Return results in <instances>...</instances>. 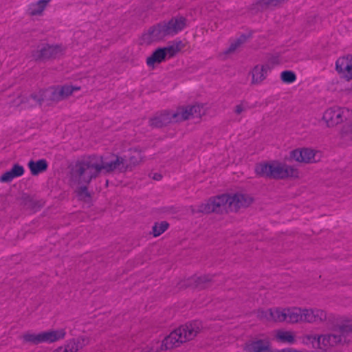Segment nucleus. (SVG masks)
Instances as JSON below:
<instances>
[{"label": "nucleus", "mask_w": 352, "mask_h": 352, "mask_svg": "<svg viewBox=\"0 0 352 352\" xmlns=\"http://www.w3.org/2000/svg\"><path fill=\"white\" fill-rule=\"evenodd\" d=\"M115 164L101 156H90L76 165L72 175V182L76 184H89L100 174L114 170Z\"/></svg>", "instance_id": "f257e3e1"}, {"label": "nucleus", "mask_w": 352, "mask_h": 352, "mask_svg": "<svg viewBox=\"0 0 352 352\" xmlns=\"http://www.w3.org/2000/svg\"><path fill=\"white\" fill-rule=\"evenodd\" d=\"M80 87L72 85L58 86L45 90H40L29 96L20 98L23 107H31L47 100L60 101L71 96L74 91H79Z\"/></svg>", "instance_id": "f03ea898"}, {"label": "nucleus", "mask_w": 352, "mask_h": 352, "mask_svg": "<svg viewBox=\"0 0 352 352\" xmlns=\"http://www.w3.org/2000/svg\"><path fill=\"white\" fill-rule=\"evenodd\" d=\"M186 25V19L182 16L163 21L152 27L142 35V43L149 45L166 37L173 36L182 31Z\"/></svg>", "instance_id": "7ed1b4c3"}, {"label": "nucleus", "mask_w": 352, "mask_h": 352, "mask_svg": "<svg viewBox=\"0 0 352 352\" xmlns=\"http://www.w3.org/2000/svg\"><path fill=\"white\" fill-rule=\"evenodd\" d=\"M255 172L261 177L273 179L297 178L299 176L298 170L294 166L277 160L257 164Z\"/></svg>", "instance_id": "20e7f679"}, {"label": "nucleus", "mask_w": 352, "mask_h": 352, "mask_svg": "<svg viewBox=\"0 0 352 352\" xmlns=\"http://www.w3.org/2000/svg\"><path fill=\"white\" fill-rule=\"evenodd\" d=\"M304 323L324 324L328 329H336L339 326L340 316L328 312L319 307H305Z\"/></svg>", "instance_id": "39448f33"}, {"label": "nucleus", "mask_w": 352, "mask_h": 352, "mask_svg": "<svg viewBox=\"0 0 352 352\" xmlns=\"http://www.w3.org/2000/svg\"><path fill=\"white\" fill-rule=\"evenodd\" d=\"M192 214L197 212L210 213L229 212L228 204V195L223 194L210 198L207 202L199 206L197 209L191 208Z\"/></svg>", "instance_id": "423d86ee"}, {"label": "nucleus", "mask_w": 352, "mask_h": 352, "mask_svg": "<svg viewBox=\"0 0 352 352\" xmlns=\"http://www.w3.org/2000/svg\"><path fill=\"white\" fill-rule=\"evenodd\" d=\"M352 112L349 109L335 106L324 112L322 119L328 127H333L350 118Z\"/></svg>", "instance_id": "0eeeda50"}, {"label": "nucleus", "mask_w": 352, "mask_h": 352, "mask_svg": "<svg viewBox=\"0 0 352 352\" xmlns=\"http://www.w3.org/2000/svg\"><path fill=\"white\" fill-rule=\"evenodd\" d=\"M65 53V48L58 45H43L34 50L32 56L36 60L54 59L60 57Z\"/></svg>", "instance_id": "6e6552de"}, {"label": "nucleus", "mask_w": 352, "mask_h": 352, "mask_svg": "<svg viewBox=\"0 0 352 352\" xmlns=\"http://www.w3.org/2000/svg\"><path fill=\"white\" fill-rule=\"evenodd\" d=\"M291 160L304 164H312L319 162L322 155L318 151L311 148H298L290 152Z\"/></svg>", "instance_id": "1a4fd4ad"}, {"label": "nucleus", "mask_w": 352, "mask_h": 352, "mask_svg": "<svg viewBox=\"0 0 352 352\" xmlns=\"http://www.w3.org/2000/svg\"><path fill=\"white\" fill-rule=\"evenodd\" d=\"M206 113V108L203 104H195L178 109L176 112L172 113L175 122H181L191 118H199Z\"/></svg>", "instance_id": "9d476101"}, {"label": "nucleus", "mask_w": 352, "mask_h": 352, "mask_svg": "<svg viewBox=\"0 0 352 352\" xmlns=\"http://www.w3.org/2000/svg\"><path fill=\"white\" fill-rule=\"evenodd\" d=\"M183 342L185 341L183 340V336L178 328L166 337L162 343L156 342L155 346H152L149 351H144V352H158L159 348L161 350H168L179 346Z\"/></svg>", "instance_id": "9b49d317"}, {"label": "nucleus", "mask_w": 352, "mask_h": 352, "mask_svg": "<svg viewBox=\"0 0 352 352\" xmlns=\"http://www.w3.org/2000/svg\"><path fill=\"white\" fill-rule=\"evenodd\" d=\"M142 155L138 151H133L128 155H125L124 158L115 157V159L110 160L111 164H116V169L120 171H125L131 169L138 165L142 161Z\"/></svg>", "instance_id": "f8f14e48"}, {"label": "nucleus", "mask_w": 352, "mask_h": 352, "mask_svg": "<svg viewBox=\"0 0 352 352\" xmlns=\"http://www.w3.org/2000/svg\"><path fill=\"white\" fill-rule=\"evenodd\" d=\"M227 195L229 212H237L240 209L250 206L253 202V198L246 193L237 192Z\"/></svg>", "instance_id": "ddd939ff"}, {"label": "nucleus", "mask_w": 352, "mask_h": 352, "mask_svg": "<svg viewBox=\"0 0 352 352\" xmlns=\"http://www.w3.org/2000/svg\"><path fill=\"white\" fill-rule=\"evenodd\" d=\"M179 50V45H173L164 48H159L155 50L153 54L148 57L146 63L148 66H154L156 63H160L166 58L173 56Z\"/></svg>", "instance_id": "4468645a"}, {"label": "nucleus", "mask_w": 352, "mask_h": 352, "mask_svg": "<svg viewBox=\"0 0 352 352\" xmlns=\"http://www.w3.org/2000/svg\"><path fill=\"white\" fill-rule=\"evenodd\" d=\"M257 317L261 321L268 322H284L286 319L284 308L281 307L259 309Z\"/></svg>", "instance_id": "2eb2a0df"}, {"label": "nucleus", "mask_w": 352, "mask_h": 352, "mask_svg": "<svg viewBox=\"0 0 352 352\" xmlns=\"http://www.w3.org/2000/svg\"><path fill=\"white\" fill-rule=\"evenodd\" d=\"M336 69L341 78L347 81L352 80V55L339 58L336 63Z\"/></svg>", "instance_id": "dca6fc26"}, {"label": "nucleus", "mask_w": 352, "mask_h": 352, "mask_svg": "<svg viewBox=\"0 0 352 352\" xmlns=\"http://www.w3.org/2000/svg\"><path fill=\"white\" fill-rule=\"evenodd\" d=\"M308 338L316 340L320 349L333 347L342 342V336L333 333L309 336Z\"/></svg>", "instance_id": "f3484780"}, {"label": "nucleus", "mask_w": 352, "mask_h": 352, "mask_svg": "<svg viewBox=\"0 0 352 352\" xmlns=\"http://www.w3.org/2000/svg\"><path fill=\"white\" fill-rule=\"evenodd\" d=\"M272 67L270 63L256 65L251 70V83L252 85H260L267 78L268 73L271 71Z\"/></svg>", "instance_id": "a211bd4d"}, {"label": "nucleus", "mask_w": 352, "mask_h": 352, "mask_svg": "<svg viewBox=\"0 0 352 352\" xmlns=\"http://www.w3.org/2000/svg\"><path fill=\"white\" fill-rule=\"evenodd\" d=\"M179 329L183 336V340L186 342L197 336L202 329V324L199 321H193L179 327Z\"/></svg>", "instance_id": "6ab92c4d"}, {"label": "nucleus", "mask_w": 352, "mask_h": 352, "mask_svg": "<svg viewBox=\"0 0 352 352\" xmlns=\"http://www.w3.org/2000/svg\"><path fill=\"white\" fill-rule=\"evenodd\" d=\"M305 307H292L284 308L285 321L288 323H304Z\"/></svg>", "instance_id": "aec40b11"}, {"label": "nucleus", "mask_w": 352, "mask_h": 352, "mask_svg": "<svg viewBox=\"0 0 352 352\" xmlns=\"http://www.w3.org/2000/svg\"><path fill=\"white\" fill-rule=\"evenodd\" d=\"M246 352H269L270 343L267 338L257 339L245 344Z\"/></svg>", "instance_id": "412c9836"}, {"label": "nucleus", "mask_w": 352, "mask_h": 352, "mask_svg": "<svg viewBox=\"0 0 352 352\" xmlns=\"http://www.w3.org/2000/svg\"><path fill=\"white\" fill-rule=\"evenodd\" d=\"M274 339L278 342L293 344L296 342V335L292 331L278 329L274 331Z\"/></svg>", "instance_id": "4be33fe9"}, {"label": "nucleus", "mask_w": 352, "mask_h": 352, "mask_svg": "<svg viewBox=\"0 0 352 352\" xmlns=\"http://www.w3.org/2000/svg\"><path fill=\"white\" fill-rule=\"evenodd\" d=\"M24 173V168L19 164H14L12 168L5 172L0 177V182L2 183L11 182L14 178L23 175Z\"/></svg>", "instance_id": "5701e85b"}, {"label": "nucleus", "mask_w": 352, "mask_h": 352, "mask_svg": "<svg viewBox=\"0 0 352 352\" xmlns=\"http://www.w3.org/2000/svg\"><path fill=\"white\" fill-rule=\"evenodd\" d=\"M42 343H52L64 338L65 331L64 329L47 331L41 332Z\"/></svg>", "instance_id": "b1692460"}, {"label": "nucleus", "mask_w": 352, "mask_h": 352, "mask_svg": "<svg viewBox=\"0 0 352 352\" xmlns=\"http://www.w3.org/2000/svg\"><path fill=\"white\" fill-rule=\"evenodd\" d=\"M171 122H175L172 117V113H166L152 118L150 120V124L155 127H161Z\"/></svg>", "instance_id": "393cba45"}, {"label": "nucleus", "mask_w": 352, "mask_h": 352, "mask_svg": "<svg viewBox=\"0 0 352 352\" xmlns=\"http://www.w3.org/2000/svg\"><path fill=\"white\" fill-rule=\"evenodd\" d=\"M51 0H39L29 6L28 13L32 16L41 15Z\"/></svg>", "instance_id": "a878e982"}, {"label": "nucleus", "mask_w": 352, "mask_h": 352, "mask_svg": "<svg viewBox=\"0 0 352 352\" xmlns=\"http://www.w3.org/2000/svg\"><path fill=\"white\" fill-rule=\"evenodd\" d=\"M28 167L32 174L36 175L45 171L47 169V164L45 160H40L36 162L30 161L28 163Z\"/></svg>", "instance_id": "bb28decb"}, {"label": "nucleus", "mask_w": 352, "mask_h": 352, "mask_svg": "<svg viewBox=\"0 0 352 352\" xmlns=\"http://www.w3.org/2000/svg\"><path fill=\"white\" fill-rule=\"evenodd\" d=\"M342 332H351L352 333V316L350 317H340V322L338 327Z\"/></svg>", "instance_id": "cd10ccee"}, {"label": "nucleus", "mask_w": 352, "mask_h": 352, "mask_svg": "<svg viewBox=\"0 0 352 352\" xmlns=\"http://www.w3.org/2000/svg\"><path fill=\"white\" fill-rule=\"evenodd\" d=\"M25 342H31L34 344L42 343L41 333H25L23 336Z\"/></svg>", "instance_id": "c85d7f7f"}, {"label": "nucleus", "mask_w": 352, "mask_h": 352, "mask_svg": "<svg viewBox=\"0 0 352 352\" xmlns=\"http://www.w3.org/2000/svg\"><path fill=\"white\" fill-rule=\"evenodd\" d=\"M246 40L245 36H241L236 40L231 43L230 45L227 50L225 51V54L233 53L236 49H238Z\"/></svg>", "instance_id": "c756f323"}, {"label": "nucleus", "mask_w": 352, "mask_h": 352, "mask_svg": "<svg viewBox=\"0 0 352 352\" xmlns=\"http://www.w3.org/2000/svg\"><path fill=\"white\" fill-rule=\"evenodd\" d=\"M280 79L285 83H292L296 80V76L292 71H283L280 74Z\"/></svg>", "instance_id": "7c9ffc66"}, {"label": "nucleus", "mask_w": 352, "mask_h": 352, "mask_svg": "<svg viewBox=\"0 0 352 352\" xmlns=\"http://www.w3.org/2000/svg\"><path fill=\"white\" fill-rule=\"evenodd\" d=\"M168 224L166 221H162L160 223H155L153 227V233L155 236H158L168 228Z\"/></svg>", "instance_id": "2f4dec72"}, {"label": "nucleus", "mask_w": 352, "mask_h": 352, "mask_svg": "<svg viewBox=\"0 0 352 352\" xmlns=\"http://www.w3.org/2000/svg\"><path fill=\"white\" fill-rule=\"evenodd\" d=\"M60 348L63 351V352H77L79 350L74 340L69 342L65 346Z\"/></svg>", "instance_id": "473e14b6"}, {"label": "nucleus", "mask_w": 352, "mask_h": 352, "mask_svg": "<svg viewBox=\"0 0 352 352\" xmlns=\"http://www.w3.org/2000/svg\"><path fill=\"white\" fill-rule=\"evenodd\" d=\"M74 340L79 349H82L89 343V339L86 336L79 337Z\"/></svg>", "instance_id": "72a5a7b5"}, {"label": "nucleus", "mask_w": 352, "mask_h": 352, "mask_svg": "<svg viewBox=\"0 0 352 352\" xmlns=\"http://www.w3.org/2000/svg\"><path fill=\"white\" fill-rule=\"evenodd\" d=\"M287 0H262V3L269 7L277 6Z\"/></svg>", "instance_id": "f704fd0d"}, {"label": "nucleus", "mask_w": 352, "mask_h": 352, "mask_svg": "<svg viewBox=\"0 0 352 352\" xmlns=\"http://www.w3.org/2000/svg\"><path fill=\"white\" fill-rule=\"evenodd\" d=\"M342 135L352 138V122L344 126L342 131Z\"/></svg>", "instance_id": "c9c22d12"}, {"label": "nucleus", "mask_w": 352, "mask_h": 352, "mask_svg": "<svg viewBox=\"0 0 352 352\" xmlns=\"http://www.w3.org/2000/svg\"><path fill=\"white\" fill-rule=\"evenodd\" d=\"M209 278L207 276H200L196 278V287H204V284L208 281Z\"/></svg>", "instance_id": "e433bc0d"}, {"label": "nucleus", "mask_w": 352, "mask_h": 352, "mask_svg": "<svg viewBox=\"0 0 352 352\" xmlns=\"http://www.w3.org/2000/svg\"><path fill=\"white\" fill-rule=\"evenodd\" d=\"M78 196L80 199H85L89 198V195L85 186L81 187L78 190Z\"/></svg>", "instance_id": "4c0bfd02"}, {"label": "nucleus", "mask_w": 352, "mask_h": 352, "mask_svg": "<svg viewBox=\"0 0 352 352\" xmlns=\"http://www.w3.org/2000/svg\"><path fill=\"white\" fill-rule=\"evenodd\" d=\"M246 110V107L243 104H239L235 107L234 112L239 115Z\"/></svg>", "instance_id": "58836bf2"}, {"label": "nucleus", "mask_w": 352, "mask_h": 352, "mask_svg": "<svg viewBox=\"0 0 352 352\" xmlns=\"http://www.w3.org/2000/svg\"><path fill=\"white\" fill-rule=\"evenodd\" d=\"M153 178L154 179H156V180H160V179L162 178V176H161V175H160V174H157V173H155V174H154V175H153Z\"/></svg>", "instance_id": "ea45409f"}, {"label": "nucleus", "mask_w": 352, "mask_h": 352, "mask_svg": "<svg viewBox=\"0 0 352 352\" xmlns=\"http://www.w3.org/2000/svg\"><path fill=\"white\" fill-rule=\"evenodd\" d=\"M63 351L59 347L56 350L54 351L53 352H63Z\"/></svg>", "instance_id": "a19ab883"}]
</instances>
